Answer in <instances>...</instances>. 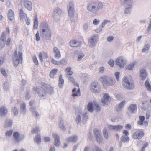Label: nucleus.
<instances>
[{
	"instance_id": "6e6d98bb",
	"label": "nucleus",
	"mask_w": 151,
	"mask_h": 151,
	"mask_svg": "<svg viewBox=\"0 0 151 151\" xmlns=\"http://www.w3.org/2000/svg\"><path fill=\"white\" fill-rule=\"evenodd\" d=\"M68 79L71 81L74 85H76L78 86L77 83H75V80L74 78L71 76L67 77Z\"/></svg>"
},
{
	"instance_id": "e433bc0d",
	"label": "nucleus",
	"mask_w": 151,
	"mask_h": 151,
	"mask_svg": "<svg viewBox=\"0 0 151 151\" xmlns=\"http://www.w3.org/2000/svg\"><path fill=\"white\" fill-rule=\"evenodd\" d=\"M150 46L149 44H147L144 45V48L142 50V52H145L148 51Z\"/></svg>"
},
{
	"instance_id": "774afa93",
	"label": "nucleus",
	"mask_w": 151,
	"mask_h": 151,
	"mask_svg": "<svg viewBox=\"0 0 151 151\" xmlns=\"http://www.w3.org/2000/svg\"><path fill=\"white\" fill-rule=\"evenodd\" d=\"M100 22V20L95 19L93 21V23L94 25H97Z\"/></svg>"
},
{
	"instance_id": "2eb2a0df",
	"label": "nucleus",
	"mask_w": 151,
	"mask_h": 151,
	"mask_svg": "<svg viewBox=\"0 0 151 151\" xmlns=\"http://www.w3.org/2000/svg\"><path fill=\"white\" fill-rule=\"evenodd\" d=\"M53 17L54 19L58 20L59 19L60 16L59 15L62 13V11L61 9L58 7L55 8L54 9Z\"/></svg>"
},
{
	"instance_id": "0e129e2a",
	"label": "nucleus",
	"mask_w": 151,
	"mask_h": 151,
	"mask_svg": "<svg viewBox=\"0 0 151 151\" xmlns=\"http://www.w3.org/2000/svg\"><path fill=\"white\" fill-rule=\"evenodd\" d=\"M1 73L4 76H7V74L4 69L3 68H1Z\"/></svg>"
},
{
	"instance_id": "b1692460",
	"label": "nucleus",
	"mask_w": 151,
	"mask_h": 151,
	"mask_svg": "<svg viewBox=\"0 0 151 151\" xmlns=\"http://www.w3.org/2000/svg\"><path fill=\"white\" fill-rule=\"evenodd\" d=\"M36 107L32 105V104H31L30 110L32 113L33 115L37 118L39 117V114L37 111H36Z\"/></svg>"
},
{
	"instance_id": "bb28decb",
	"label": "nucleus",
	"mask_w": 151,
	"mask_h": 151,
	"mask_svg": "<svg viewBox=\"0 0 151 151\" xmlns=\"http://www.w3.org/2000/svg\"><path fill=\"white\" fill-rule=\"evenodd\" d=\"M53 51L54 56L56 58L58 59L60 58L61 56L60 53L57 47H54Z\"/></svg>"
},
{
	"instance_id": "9d476101",
	"label": "nucleus",
	"mask_w": 151,
	"mask_h": 151,
	"mask_svg": "<svg viewBox=\"0 0 151 151\" xmlns=\"http://www.w3.org/2000/svg\"><path fill=\"white\" fill-rule=\"evenodd\" d=\"M13 136L15 141L17 142H20L25 138L24 134H20L18 132H14L13 134Z\"/></svg>"
},
{
	"instance_id": "338daca9",
	"label": "nucleus",
	"mask_w": 151,
	"mask_h": 151,
	"mask_svg": "<svg viewBox=\"0 0 151 151\" xmlns=\"http://www.w3.org/2000/svg\"><path fill=\"white\" fill-rule=\"evenodd\" d=\"M89 24L88 23H85L84 24V30L86 31L88 28Z\"/></svg>"
},
{
	"instance_id": "5fc2aeb1",
	"label": "nucleus",
	"mask_w": 151,
	"mask_h": 151,
	"mask_svg": "<svg viewBox=\"0 0 151 151\" xmlns=\"http://www.w3.org/2000/svg\"><path fill=\"white\" fill-rule=\"evenodd\" d=\"M69 16L72 22H75L77 21V18L76 17L74 16V15Z\"/></svg>"
},
{
	"instance_id": "de8ad7c7",
	"label": "nucleus",
	"mask_w": 151,
	"mask_h": 151,
	"mask_svg": "<svg viewBox=\"0 0 151 151\" xmlns=\"http://www.w3.org/2000/svg\"><path fill=\"white\" fill-rule=\"evenodd\" d=\"M25 98L27 99H29L31 97L30 91L29 90L27 89L26 90L25 94Z\"/></svg>"
},
{
	"instance_id": "ddd939ff",
	"label": "nucleus",
	"mask_w": 151,
	"mask_h": 151,
	"mask_svg": "<svg viewBox=\"0 0 151 151\" xmlns=\"http://www.w3.org/2000/svg\"><path fill=\"white\" fill-rule=\"evenodd\" d=\"M44 90L46 91L47 94H50L54 93L53 88L48 84H44L42 86Z\"/></svg>"
},
{
	"instance_id": "ea45409f",
	"label": "nucleus",
	"mask_w": 151,
	"mask_h": 151,
	"mask_svg": "<svg viewBox=\"0 0 151 151\" xmlns=\"http://www.w3.org/2000/svg\"><path fill=\"white\" fill-rule=\"evenodd\" d=\"M121 140L122 142H125L129 141V138L128 136H122L121 138Z\"/></svg>"
},
{
	"instance_id": "6ab92c4d",
	"label": "nucleus",
	"mask_w": 151,
	"mask_h": 151,
	"mask_svg": "<svg viewBox=\"0 0 151 151\" xmlns=\"http://www.w3.org/2000/svg\"><path fill=\"white\" fill-rule=\"evenodd\" d=\"M6 39V35L4 34V33H3L0 39V50H1L4 47Z\"/></svg>"
},
{
	"instance_id": "3c124183",
	"label": "nucleus",
	"mask_w": 151,
	"mask_h": 151,
	"mask_svg": "<svg viewBox=\"0 0 151 151\" xmlns=\"http://www.w3.org/2000/svg\"><path fill=\"white\" fill-rule=\"evenodd\" d=\"M97 142L99 143H101L103 140V138L101 135L95 137Z\"/></svg>"
},
{
	"instance_id": "6e6552de",
	"label": "nucleus",
	"mask_w": 151,
	"mask_h": 151,
	"mask_svg": "<svg viewBox=\"0 0 151 151\" xmlns=\"http://www.w3.org/2000/svg\"><path fill=\"white\" fill-rule=\"evenodd\" d=\"M144 132L141 130L137 129L134 131L132 136L135 139L139 140L143 137Z\"/></svg>"
},
{
	"instance_id": "864d4df0",
	"label": "nucleus",
	"mask_w": 151,
	"mask_h": 151,
	"mask_svg": "<svg viewBox=\"0 0 151 151\" xmlns=\"http://www.w3.org/2000/svg\"><path fill=\"white\" fill-rule=\"evenodd\" d=\"M148 108V105L147 104H141L139 106V109L144 110H147Z\"/></svg>"
},
{
	"instance_id": "72a5a7b5",
	"label": "nucleus",
	"mask_w": 151,
	"mask_h": 151,
	"mask_svg": "<svg viewBox=\"0 0 151 151\" xmlns=\"http://www.w3.org/2000/svg\"><path fill=\"white\" fill-rule=\"evenodd\" d=\"M133 0H122V4L123 5H132Z\"/></svg>"
},
{
	"instance_id": "c85d7f7f",
	"label": "nucleus",
	"mask_w": 151,
	"mask_h": 151,
	"mask_svg": "<svg viewBox=\"0 0 151 151\" xmlns=\"http://www.w3.org/2000/svg\"><path fill=\"white\" fill-rule=\"evenodd\" d=\"M8 18L10 21H12L14 19V13L13 10L10 9L9 10L8 14Z\"/></svg>"
},
{
	"instance_id": "2f4dec72",
	"label": "nucleus",
	"mask_w": 151,
	"mask_h": 151,
	"mask_svg": "<svg viewBox=\"0 0 151 151\" xmlns=\"http://www.w3.org/2000/svg\"><path fill=\"white\" fill-rule=\"evenodd\" d=\"M11 112L12 114L14 116H17L18 114V110L16 107H12L11 109Z\"/></svg>"
},
{
	"instance_id": "09e8293b",
	"label": "nucleus",
	"mask_w": 151,
	"mask_h": 151,
	"mask_svg": "<svg viewBox=\"0 0 151 151\" xmlns=\"http://www.w3.org/2000/svg\"><path fill=\"white\" fill-rule=\"evenodd\" d=\"M77 60L78 61L81 60V59L85 56L84 54L82 52L78 53Z\"/></svg>"
},
{
	"instance_id": "412c9836",
	"label": "nucleus",
	"mask_w": 151,
	"mask_h": 151,
	"mask_svg": "<svg viewBox=\"0 0 151 151\" xmlns=\"http://www.w3.org/2000/svg\"><path fill=\"white\" fill-rule=\"evenodd\" d=\"M78 136L76 135H73L68 137L66 139V141L68 142L75 143L78 139Z\"/></svg>"
},
{
	"instance_id": "69168bd1",
	"label": "nucleus",
	"mask_w": 151,
	"mask_h": 151,
	"mask_svg": "<svg viewBox=\"0 0 151 151\" xmlns=\"http://www.w3.org/2000/svg\"><path fill=\"white\" fill-rule=\"evenodd\" d=\"M108 63L111 66L114 65V61L113 59H110L108 61Z\"/></svg>"
},
{
	"instance_id": "13d9d810",
	"label": "nucleus",
	"mask_w": 151,
	"mask_h": 151,
	"mask_svg": "<svg viewBox=\"0 0 151 151\" xmlns=\"http://www.w3.org/2000/svg\"><path fill=\"white\" fill-rule=\"evenodd\" d=\"M34 62L36 65H38L39 63L37 57L36 56H33L32 57Z\"/></svg>"
},
{
	"instance_id": "f257e3e1",
	"label": "nucleus",
	"mask_w": 151,
	"mask_h": 151,
	"mask_svg": "<svg viewBox=\"0 0 151 151\" xmlns=\"http://www.w3.org/2000/svg\"><path fill=\"white\" fill-rule=\"evenodd\" d=\"M101 107L99 104H88L86 108L84 110L79 109L76 110V121L77 123H79L82 121L83 123L84 124L88 118V114L86 111V110L92 113L94 111H99Z\"/></svg>"
},
{
	"instance_id": "0eeeda50",
	"label": "nucleus",
	"mask_w": 151,
	"mask_h": 151,
	"mask_svg": "<svg viewBox=\"0 0 151 151\" xmlns=\"http://www.w3.org/2000/svg\"><path fill=\"white\" fill-rule=\"evenodd\" d=\"M90 89L92 93H98L101 91V87L97 82L93 81L90 85Z\"/></svg>"
},
{
	"instance_id": "e2e57ef3",
	"label": "nucleus",
	"mask_w": 151,
	"mask_h": 151,
	"mask_svg": "<svg viewBox=\"0 0 151 151\" xmlns=\"http://www.w3.org/2000/svg\"><path fill=\"white\" fill-rule=\"evenodd\" d=\"M43 140L45 142H50L51 141V139L50 137H45L43 138Z\"/></svg>"
},
{
	"instance_id": "7ed1b4c3",
	"label": "nucleus",
	"mask_w": 151,
	"mask_h": 151,
	"mask_svg": "<svg viewBox=\"0 0 151 151\" xmlns=\"http://www.w3.org/2000/svg\"><path fill=\"white\" fill-rule=\"evenodd\" d=\"M104 8V4L102 2L99 1L91 2L87 5L86 7L88 11L92 14H96Z\"/></svg>"
},
{
	"instance_id": "a19ab883",
	"label": "nucleus",
	"mask_w": 151,
	"mask_h": 151,
	"mask_svg": "<svg viewBox=\"0 0 151 151\" xmlns=\"http://www.w3.org/2000/svg\"><path fill=\"white\" fill-rule=\"evenodd\" d=\"M26 109L25 104H21V113L23 114H25L26 112Z\"/></svg>"
},
{
	"instance_id": "4d7b16f0",
	"label": "nucleus",
	"mask_w": 151,
	"mask_h": 151,
	"mask_svg": "<svg viewBox=\"0 0 151 151\" xmlns=\"http://www.w3.org/2000/svg\"><path fill=\"white\" fill-rule=\"evenodd\" d=\"M110 22V21L109 20H104L102 23L101 26L102 28H104L105 24L109 22Z\"/></svg>"
},
{
	"instance_id": "4468645a",
	"label": "nucleus",
	"mask_w": 151,
	"mask_h": 151,
	"mask_svg": "<svg viewBox=\"0 0 151 151\" xmlns=\"http://www.w3.org/2000/svg\"><path fill=\"white\" fill-rule=\"evenodd\" d=\"M8 113L7 107L4 105L0 107V116L2 117H5Z\"/></svg>"
},
{
	"instance_id": "a18cd8bd",
	"label": "nucleus",
	"mask_w": 151,
	"mask_h": 151,
	"mask_svg": "<svg viewBox=\"0 0 151 151\" xmlns=\"http://www.w3.org/2000/svg\"><path fill=\"white\" fill-rule=\"evenodd\" d=\"M64 83V80L62 78V76L60 75L59 78V86L60 88L62 87L63 84Z\"/></svg>"
},
{
	"instance_id": "f03ea898",
	"label": "nucleus",
	"mask_w": 151,
	"mask_h": 151,
	"mask_svg": "<svg viewBox=\"0 0 151 151\" xmlns=\"http://www.w3.org/2000/svg\"><path fill=\"white\" fill-rule=\"evenodd\" d=\"M40 36L44 40L50 39L51 36V31L48 24L45 22H42L40 24Z\"/></svg>"
},
{
	"instance_id": "dca6fc26",
	"label": "nucleus",
	"mask_w": 151,
	"mask_h": 151,
	"mask_svg": "<svg viewBox=\"0 0 151 151\" xmlns=\"http://www.w3.org/2000/svg\"><path fill=\"white\" fill-rule=\"evenodd\" d=\"M97 37L95 36L92 37L88 40V45L91 47H94L97 42Z\"/></svg>"
},
{
	"instance_id": "f3484780",
	"label": "nucleus",
	"mask_w": 151,
	"mask_h": 151,
	"mask_svg": "<svg viewBox=\"0 0 151 151\" xmlns=\"http://www.w3.org/2000/svg\"><path fill=\"white\" fill-rule=\"evenodd\" d=\"M52 135L54 139L55 145L57 147H58L61 143L59 136L57 134L55 133L53 134Z\"/></svg>"
},
{
	"instance_id": "79ce46f5",
	"label": "nucleus",
	"mask_w": 151,
	"mask_h": 151,
	"mask_svg": "<svg viewBox=\"0 0 151 151\" xmlns=\"http://www.w3.org/2000/svg\"><path fill=\"white\" fill-rule=\"evenodd\" d=\"M135 63H132L130 64L127 65L125 67L126 70H130L132 69L134 66Z\"/></svg>"
},
{
	"instance_id": "1a4fd4ad",
	"label": "nucleus",
	"mask_w": 151,
	"mask_h": 151,
	"mask_svg": "<svg viewBox=\"0 0 151 151\" xmlns=\"http://www.w3.org/2000/svg\"><path fill=\"white\" fill-rule=\"evenodd\" d=\"M115 64L118 65L121 68H122L126 65V62L124 58L120 56L115 60Z\"/></svg>"
},
{
	"instance_id": "7c9ffc66",
	"label": "nucleus",
	"mask_w": 151,
	"mask_h": 151,
	"mask_svg": "<svg viewBox=\"0 0 151 151\" xmlns=\"http://www.w3.org/2000/svg\"><path fill=\"white\" fill-rule=\"evenodd\" d=\"M13 120L10 119H6L4 122V125L6 127H10L13 124Z\"/></svg>"
},
{
	"instance_id": "f704fd0d",
	"label": "nucleus",
	"mask_w": 151,
	"mask_h": 151,
	"mask_svg": "<svg viewBox=\"0 0 151 151\" xmlns=\"http://www.w3.org/2000/svg\"><path fill=\"white\" fill-rule=\"evenodd\" d=\"M3 88L6 91H9V84L8 81H6L4 83Z\"/></svg>"
},
{
	"instance_id": "58836bf2",
	"label": "nucleus",
	"mask_w": 151,
	"mask_h": 151,
	"mask_svg": "<svg viewBox=\"0 0 151 151\" xmlns=\"http://www.w3.org/2000/svg\"><path fill=\"white\" fill-rule=\"evenodd\" d=\"M59 127L62 129L63 130H66V127L64 124V121L63 120H60L59 124Z\"/></svg>"
},
{
	"instance_id": "aec40b11",
	"label": "nucleus",
	"mask_w": 151,
	"mask_h": 151,
	"mask_svg": "<svg viewBox=\"0 0 151 151\" xmlns=\"http://www.w3.org/2000/svg\"><path fill=\"white\" fill-rule=\"evenodd\" d=\"M111 99L109 95L107 93H104L103 96V98L101 100V102L103 104H106L110 103Z\"/></svg>"
},
{
	"instance_id": "cd10ccee",
	"label": "nucleus",
	"mask_w": 151,
	"mask_h": 151,
	"mask_svg": "<svg viewBox=\"0 0 151 151\" xmlns=\"http://www.w3.org/2000/svg\"><path fill=\"white\" fill-rule=\"evenodd\" d=\"M70 45L72 47H76L80 46L81 45V42H78L76 40H73L70 42Z\"/></svg>"
},
{
	"instance_id": "9b49d317",
	"label": "nucleus",
	"mask_w": 151,
	"mask_h": 151,
	"mask_svg": "<svg viewBox=\"0 0 151 151\" xmlns=\"http://www.w3.org/2000/svg\"><path fill=\"white\" fill-rule=\"evenodd\" d=\"M35 90L37 92L39 96L41 99L45 98L47 95L46 91L44 90L42 86L40 87V88L36 87L35 88Z\"/></svg>"
},
{
	"instance_id": "4c0bfd02",
	"label": "nucleus",
	"mask_w": 151,
	"mask_h": 151,
	"mask_svg": "<svg viewBox=\"0 0 151 151\" xmlns=\"http://www.w3.org/2000/svg\"><path fill=\"white\" fill-rule=\"evenodd\" d=\"M101 131L99 129L97 128H96L94 129V134L95 137H98L101 135Z\"/></svg>"
},
{
	"instance_id": "8fccbe9b",
	"label": "nucleus",
	"mask_w": 151,
	"mask_h": 151,
	"mask_svg": "<svg viewBox=\"0 0 151 151\" xmlns=\"http://www.w3.org/2000/svg\"><path fill=\"white\" fill-rule=\"evenodd\" d=\"M40 131L39 128L38 127H35L31 131L32 134L37 133Z\"/></svg>"
},
{
	"instance_id": "052dcab7",
	"label": "nucleus",
	"mask_w": 151,
	"mask_h": 151,
	"mask_svg": "<svg viewBox=\"0 0 151 151\" xmlns=\"http://www.w3.org/2000/svg\"><path fill=\"white\" fill-rule=\"evenodd\" d=\"M93 151H103L102 149L99 147L95 146L93 148Z\"/></svg>"
},
{
	"instance_id": "680f3d73",
	"label": "nucleus",
	"mask_w": 151,
	"mask_h": 151,
	"mask_svg": "<svg viewBox=\"0 0 151 151\" xmlns=\"http://www.w3.org/2000/svg\"><path fill=\"white\" fill-rule=\"evenodd\" d=\"M51 61L52 63H53V64H54L55 65H60V63H59L58 61H57L56 60H54L53 58H52L51 59Z\"/></svg>"
},
{
	"instance_id": "39448f33",
	"label": "nucleus",
	"mask_w": 151,
	"mask_h": 151,
	"mask_svg": "<svg viewBox=\"0 0 151 151\" xmlns=\"http://www.w3.org/2000/svg\"><path fill=\"white\" fill-rule=\"evenodd\" d=\"M22 53L21 51H19L17 53L15 51L12 56V60L15 66H17L20 63L21 64L22 60Z\"/></svg>"
},
{
	"instance_id": "a211bd4d",
	"label": "nucleus",
	"mask_w": 151,
	"mask_h": 151,
	"mask_svg": "<svg viewBox=\"0 0 151 151\" xmlns=\"http://www.w3.org/2000/svg\"><path fill=\"white\" fill-rule=\"evenodd\" d=\"M108 128L110 130H114L115 131H120L123 128V126L121 125H109Z\"/></svg>"
},
{
	"instance_id": "f8f14e48",
	"label": "nucleus",
	"mask_w": 151,
	"mask_h": 151,
	"mask_svg": "<svg viewBox=\"0 0 151 151\" xmlns=\"http://www.w3.org/2000/svg\"><path fill=\"white\" fill-rule=\"evenodd\" d=\"M127 109V114L128 116H130L132 114L135 113L136 112L137 107L136 104H130Z\"/></svg>"
},
{
	"instance_id": "393cba45",
	"label": "nucleus",
	"mask_w": 151,
	"mask_h": 151,
	"mask_svg": "<svg viewBox=\"0 0 151 151\" xmlns=\"http://www.w3.org/2000/svg\"><path fill=\"white\" fill-rule=\"evenodd\" d=\"M147 75V73L146 70L144 69H142L140 71L139 76L142 80H145Z\"/></svg>"
},
{
	"instance_id": "20e7f679",
	"label": "nucleus",
	"mask_w": 151,
	"mask_h": 151,
	"mask_svg": "<svg viewBox=\"0 0 151 151\" xmlns=\"http://www.w3.org/2000/svg\"><path fill=\"white\" fill-rule=\"evenodd\" d=\"M99 80L102 82L103 85L107 86L113 85L115 83V80L113 78L106 76L100 77L99 78Z\"/></svg>"
},
{
	"instance_id": "5701e85b",
	"label": "nucleus",
	"mask_w": 151,
	"mask_h": 151,
	"mask_svg": "<svg viewBox=\"0 0 151 151\" xmlns=\"http://www.w3.org/2000/svg\"><path fill=\"white\" fill-rule=\"evenodd\" d=\"M23 3L24 6L29 11L32 9V4L31 1L28 0H24Z\"/></svg>"
},
{
	"instance_id": "473e14b6",
	"label": "nucleus",
	"mask_w": 151,
	"mask_h": 151,
	"mask_svg": "<svg viewBox=\"0 0 151 151\" xmlns=\"http://www.w3.org/2000/svg\"><path fill=\"white\" fill-rule=\"evenodd\" d=\"M34 141L37 144H40L41 142V137L39 134H37L34 138Z\"/></svg>"
},
{
	"instance_id": "c03bdc74",
	"label": "nucleus",
	"mask_w": 151,
	"mask_h": 151,
	"mask_svg": "<svg viewBox=\"0 0 151 151\" xmlns=\"http://www.w3.org/2000/svg\"><path fill=\"white\" fill-rule=\"evenodd\" d=\"M103 133L105 139H107L108 138V134L107 130L106 128H104L103 131Z\"/></svg>"
},
{
	"instance_id": "49530a36",
	"label": "nucleus",
	"mask_w": 151,
	"mask_h": 151,
	"mask_svg": "<svg viewBox=\"0 0 151 151\" xmlns=\"http://www.w3.org/2000/svg\"><path fill=\"white\" fill-rule=\"evenodd\" d=\"M145 85L147 90L151 91V86L150 85L148 80H146V81L145 83Z\"/></svg>"
},
{
	"instance_id": "bf43d9fd",
	"label": "nucleus",
	"mask_w": 151,
	"mask_h": 151,
	"mask_svg": "<svg viewBox=\"0 0 151 151\" xmlns=\"http://www.w3.org/2000/svg\"><path fill=\"white\" fill-rule=\"evenodd\" d=\"M12 132L13 131L12 130L8 131L5 132V135L6 136L10 137L12 134Z\"/></svg>"
},
{
	"instance_id": "a878e982",
	"label": "nucleus",
	"mask_w": 151,
	"mask_h": 151,
	"mask_svg": "<svg viewBox=\"0 0 151 151\" xmlns=\"http://www.w3.org/2000/svg\"><path fill=\"white\" fill-rule=\"evenodd\" d=\"M19 14L20 20L23 21L27 17V14L24 12L23 9L22 8L19 10Z\"/></svg>"
},
{
	"instance_id": "603ef678",
	"label": "nucleus",
	"mask_w": 151,
	"mask_h": 151,
	"mask_svg": "<svg viewBox=\"0 0 151 151\" xmlns=\"http://www.w3.org/2000/svg\"><path fill=\"white\" fill-rule=\"evenodd\" d=\"M123 106V104H117L116 106V110L117 111H121Z\"/></svg>"
},
{
	"instance_id": "c756f323",
	"label": "nucleus",
	"mask_w": 151,
	"mask_h": 151,
	"mask_svg": "<svg viewBox=\"0 0 151 151\" xmlns=\"http://www.w3.org/2000/svg\"><path fill=\"white\" fill-rule=\"evenodd\" d=\"M123 6L125 8L124 11V14H130L131 12L132 5H127L126 6L125 5Z\"/></svg>"
},
{
	"instance_id": "37998d69",
	"label": "nucleus",
	"mask_w": 151,
	"mask_h": 151,
	"mask_svg": "<svg viewBox=\"0 0 151 151\" xmlns=\"http://www.w3.org/2000/svg\"><path fill=\"white\" fill-rule=\"evenodd\" d=\"M58 71L57 69H54L51 70L50 73V77L53 78L54 76L56 74Z\"/></svg>"
},
{
	"instance_id": "423d86ee",
	"label": "nucleus",
	"mask_w": 151,
	"mask_h": 151,
	"mask_svg": "<svg viewBox=\"0 0 151 151\" xmlns=\"http://www.w3.org/2000/svg\"><path fill=\"white\" fill-rule=\"evenodd\" d=\"M122 85L127 89L132 90L134 87V82L127 77H124L122 79Z\"/></svg>"
},
{
	"instance_id": "c9c22d12",
	"label": "nucleus",
	"mask_w": 151,
	"mask_h": 151,
	"mask_svg": "<svg viewBox=\"0 0 151 151\" xmlns=\"http://www.w3.org/2000/svg\"><path fill=\"white\" fill-rule=\"evenodd\" d=\"M38 26V21L37 15L34 16V24L33 28L34 29H37Z\"/></svg>"
},
{
	"instance_id": "4be33fe9",
	"label": "nucleus",
	"mask_w": 151,
	"mask_h": 151,
	"mask_svg": "<svg viewBox=\"0 0 151 151\" xmlns=\"http://www.w3.org/2000/svg\"><path fill=\"white\" fill-rule=\"evenodd\" d=\"M68 10L69 16L74 15L75 12L74 6L72 3H69L68 7Z\"/></svg>"
}]
</instances>
